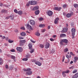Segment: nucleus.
<instances>
[{
    "label": "nucleus",
    "instance_id": "19",
    "mask_svg": "<svg viewBox=\"0 0 78 78\" xmlns=\"http://www.w3.org/2000/svg\"><path fill=\"white\" fill-rule=\"evenodd\" d=\"M29 49L31 50L32 49V44H29Z\"/></svg>",
    "mask_w": 78,
    "mask_h": 78
},
{
    "label": "nucleus",
    "instance_id": "61",
    "mask_svg": "<svg viewBox=\"0 0 78 78\" xmlns=\"http://www.w3.org/2000/svg\"><path fill=\"white\" fill-rule=\"evenodd\" d=\"M3 64V62H0V65H2Z\"/></svg>",
    "mask_w": 78,
    "mask_h": 78
},
{
    "label": "nucleus",
    "instance_id": "47",
    "mask_svg": "<svg viewBox=\"0 0 78 78\" xmlns=\"http://www.w3.org/2000/svg\"><path fill=\"white\" fill-rule=\"evenodd\" d=\"M30 41L33 43H35V41H33V40H30Z\"/></svg>",
    "mask_w": 78,
    "mask_h": 78
},
{
    "label": "nucleus",
    "instance_id": "18",
    "mask_svg": "<svg viewBox=\"0 0 78 78\" xmlns=\"http://www.w3.org/2000/svg\"><path fill=\"white\" fill-rule=\"evenodd\" d=\"M20 34L22 36H25L26 35V34L24 32H23Z\"/></svg>",
    "mask_w": 78,
    "mask_h": 78
},
{
    "label": "nucleus",
    "instance_id": "43",
    "mask_svg": "<svg viewBox=\"0 0 78 78\" xmlns=\"http://www.w3.org/2000/svg\"><path fill=\"white\" fill-rule=\"evenodd\" d=\"M44 31H45V29L42 30L41 31L42 33H44Z\"/></svg>",
    "mask_w": 78,
    "mask_h": 78
},
{
    "label": "nucleus",
    "instance_id": "39",
    "mask_svg": "<svg viewBox=\"0 0 78 78\" xmlns=\"http://www.w3.org/2000/svg\"><path fill=\"white\" fill-rule=\"evenodd\" d=\"M40 47L41 48H43V47H44V46L43 44H40Z\"/></svg>",
    "mask_w": 78,
    "mask_h": 78
},
{
    "label": "nucleus",
    "instance_id": "60",
    "mask_svg": "<svg viewBox=\"0 0 78 78\" xmlns=\"http://www.w3.org/2000/svg\"><path fill=\"white\" fill-rule=\"evenodd\" d=\"M54 51H54V50L52 49V50L51 51V53H54Z\"/></svg>",
    "mask_w": 78,
    "mask_h": 78
},
{
    "label": "nucleus",
    "instance_id": "36",
    "mask_svg": "<svg viewBox=\"0 0 78 78\" xmlns=\"http://www.w3.org/2000/svg\"><path fill=\"white\" fill-rule=\"evenodd\" d=\"M66 6H67V5H66V4H64L63 5V7L64 8H66Z\"/></svg>",
    "mask_w": 78,
    "mask_h": 78
},
{
    "label": "nucleus",
    "instance_id": "33",
    "mask_svg": "<svg viewBox=\"0 0 78 78\" xmlns=\"http://www.w3.org/2000/svg\"><path fill=\"white\" fill-rule=\"evenodd\" d=\"M31 69L30 68H28L27 69V72H29V71H31Z\"/></svg>",
    "mask_w": 78,
    "mask_h": 78
},
{
    "label": "nucleus",
    "instance_id": "8",
    "mask_svg": "<svg viewBox=\"0 0 78 78\" xmlns=\"http://www.w3.org/2000/svg\"><path fill=\"white\" fill-rule=\"evenodd\" d=\"M37 9H39V7L37 6L34 7L32 10V11H35V10H37Z\"/></svg>",
    "mask_w": 78,
    "mask_h": 78
},
{
    "label": "nucleus",
    "instance_id": "10",
    "mask_svg": "<svg viewBox=\"0 0 78 78\" xmlns=\"http://www.w3.org/2000/svg\"><path fill=\"white\" fill-rule=\"evenodd\" d=\"M30 23L32 25H34L35 24V21L32 20L30 21Z\"/></svg>",
    "mask_w": 78,
    "mask_h": 78
},
{
    "label": "nucleus",
    "instance_id": "12",
    "mask_svg": "<svg viewBox=\"0 0 78 78\" xmlns=\"http://www.w3.org/2000/svg\"><path fill=\"white\" fill-rule=\"evenodd\" d=\"M78 77V73H76L72 76L73 78H77Z\"/></svg>",
    "mask_w": 78,
    "mask_h": 78
},
{
    "label": "nucleus",
    "instance_id": "3",
    "mask_svg": "<svg viewBox=\"0 0 78 78\" xmlns=\"http://www.w3.org/2000/svg\"><path fill=\"white\" fill-rule=\"evenodd\" d=\"M71 31L72 32V36H75V31H76V30L74 28H72L71 30Z\"/></svg>",
    "mask_w": 78,
    "mask_h": 78
},
{
    "label": "nucleus",
    "instance_id": "51",
    "mask_svg": "<svg viewBox=\"0 0 78 78\" xmlns=\"http://www.w3.org/2000/svg\"><path fill=\"white\" fill-rule=\"evenodd\" d=\"M19 39L20 40V39H23V37H19Z\"/></svg>",
    "mask_w": 78,
    "mask_h": 78
},
{
    "label": "nucleus",
    "instance_id": "24",
    "mask_svg": "<svg viewBox=\"0 0 78 78\" xmlns=\"http://www.w3.org/2000/svg\"><path fill=\"white\" fill-rule=\"evenodd\" d=\"M25 40H21L20 41V46H22V45H21V44H22V43H25Z\"/></svg>",
    "mask_w": 78,
    "mask_h": 78
},
{
    "label": "nucleus",
    "instance_id": "30",
    "mask_svg": "<svg viewBox=\"0 0 78 78\" xmlns=\"http://www.w3.org/2000/svg\"><path fill=\"white\" fill-rule=\"evenodd\" d=\"M74 8H77L78 6V4H75L74 5Z\"/></svg>",
    "mask_w": 78,
    "mask_h": 78
},
{
    "label": "nucleus",
    "instance_id": "57",
    "mask_svg": "<svg viewBox=\"0 0 78 78\" xmlns=\"http://www.w3.org/2000/svg\"><path fill=\"white\" fill-rule=\"evenodd\" d=\"M50 40L51 41H54V40L53 38H50Z\"/></svg>",
    "mask_w": 78,
    "mask_h": 78
},
{
    "label": "nucleus",
    "instance_id": "17",
    "mask_svg": "<svg viewBox=\"0 0 78 78\" xmlns=\"http://www.w3.org/2000/svg\"><path fill=\"white\" fill-rule=\"evenodd\" d=\"M35 13L36 15H38L39 14V10H37L35 12Z\"/></svg>",
    "mask_w": 78,
    "mask_h": 78
},
{
    "label": "nucleus",
    "instance_id": "5",
    "mask_svg": "<svg viewBox=\"0 0 78 78\" xmlns=\"http://www.w3.org/2000/svg\"><path fill=\"white\" fill-rule=\"evenodd\" d=\"M68 30V28H63L62 30V33H64L65 32H67Z\"/></svg>",
    "mask_w": 78,
    "mask_h": 78
},
{
    "label": "nucleus",
    "instance_id": "13",
    "mask_svg": "<svg viewBox=\"0 0 78 78\" xmlns=\"http://www.w3.org/2000/svg\"><path fill=\"white\" fill-rule=\"evenodd\" d=\"M31 74H32V71H31L27 72L26 73V75H30Z\"/></svg>",
    "mask_w": 78,
    "mask_h": 78
},
{
    "label": "nucleus",
    "instance_id": "53",
    "mask_svg": "<svg viewBox=\"0 0 78 78\" xmlns=\"http://www.w3.org/2000/svg\"><path fill=\"white\" fill-rule=\"evenodd\" d=\"M70 54L71 55H72L73 56H74V54H73V52H70Z\"/></svg>",
    "mask_w": 78,
    "mask_h": 78
},
{
    "label": "nucleus",
    "instance_id": "2",
    "mask_svg": "<svg viewBox=\"0 0 78 78\" xmlns=\"http://www.w3.org/2000/svg\"><path fill=\"white\" fill-rule=\"evenodd\" d=\"M16 50L17 51H18L20 52H22L23 50V48L21 47H17L16 48Z\"/></svg>",
    "mask_w": 78,
    "mask_h": 78
},
{
    "label": "nucleus",
    "instance_id": "37",
    "mask_svg": "<svg viewBox=\"0 0 78 78\" xmlns=\"http://www.w3.org/2000/svg\"><path fill=\"white\" fill-rule=\"evenodd\" d=\"M76 72H77V70L76 69L74 70L73 72V73H76Z\"/></svg>",
    "mask_w": 78,
    "mask_h": 78
},
{
    "label": "nucleus",
    "instance_id": "32",
    "mask_svg": "<svg viewBox=\"0 0 78 78\" xmlns=\"http://www.w3.org/2000/svg\"><path fill=\"white\" fill-rule=\"evenodd\" d=\"M6 12V11L5 9H3L2 10L1 12L2 13H4V12Z\"/></svg>",
    "mask_w": 78,
    "mask_h": 78
},
{
    "label": "nucleus",
    "instance_id": "20",
    "mask_svg": "<svg viewBox=\"0 0 78 78\" xmlns=\"http://www.w3.org/2000/svg\"><path fill=\"white\" fill-rule=\"evenodd\" d=\"M45 25L44 24H41L39 25V27H41V28H44V27H45Z\"/></svg>",
    "mask_w": 78,
    "mask_h": 78
},
{
    "label": "nucleus",
    "instance_id": "15",
    "mask_svg": "<svg viewBox=\"0 0 78 78\" xmlns=\"http://www.w3.org/2000/svg\"><path fill=\"white\" fill-rule=\"evenodd\" d=\"M66 35L64 34H61L60 36V37H66Z\"/></svg>",
    "mask_w": 78,
    "mask_h": 78
},
{
    "label": "nucleus",
    "instance_id": "31",
    "mask_svg": "<svg viewBox=\"0 0 78 78\" xmlns=\"http://www.w3.org/2000/svg\"><path fill=\"white\" fill-rule=\"evenodd\" d=\"M14 12H15V13H16V14H17L18 13V11L16 9H15L14 10Z\"/></svg>",
    "mask_w": 78,
    "mask_h": 78
},
{
    "label": "nucleus",
    "instance_id": "40",
    "mask_svg": "<svg viewBox=\"0 0 78 78\" xmlns=\"http://www.w3.org/2000/svg\"><path fill=\"white\" fill-rule=\"evenodd\" d=\"M39 20L40 21H41V20H43V18L41 17L39 19Z\"/></svg>",
    "mask_w": 78,
    "mask_h": 78
},
{
    "label": "nucleus",
    "instance_id": "11",
    "mask_svg": "<svg viewBox=\"0 0 78 78\" xmlns=\"http://www.w3.org/2000/svg\"><path fill=\"white\" fill-rule=\"evenodd\" d=\"M35 64H36V65H38V66H41L42 65V64L41 63L38 61L36 62H35Z\"/></svg>",
    "mask_w": 78,
    "mask_h": 78
},
{
    "label": "nucleus",
    "instance_id": "7",
    "mask_svg": "<svg viewBox=\"0 0 78 78\" xmlns=\"http://www.w3.org/2000/svg\"><path fill=\"white\" fill-rule=\"evenodd\" d=\"M45 47L46 48H48L50 47V43L48 42H46L45 45Z\"/></svg>",
    "mask_w": 78,
    "mask_h": 78
},
{
    "label": "nucleus",
    "instance_id": "26",
    "mask_svg": "<svg viewBox=\"0 0 78 78\" xmlns=\"http://www.w3.org/2000/svg\"><path fill=\"white\" fill-rule=\"evenodd\" d=\"M10 17L11 18V20H13V19H14V16L13 15H11L10 16Z\"/></svg>",
    "mask_w": 78,
    "mask_h": 78
},
{
    "label": "nucleus",
    "instance_id": "4",
    "mask_svg": "<svg viewBox=\"0 0 78 78\" xmlns=\"http://www.w3.org/2000/svg\"><path fill=\"white\" fill-rule=\"evenodd\" d=\"M47 14L49 16H51L53 14V12L50 10H48L47 12Z\"/></svg>",
    "mask_w": 78,
    "mask_h": 78
},
{
    "label": "nucleus",
    "instance_id": "52",
    "mask_svg": "<svg viewBox=\"0 0 78 78\" xmlns=\"http://www.w3.org/2000/svg\"><path fill=\"white\" fill-rule=\"evenodd\" d=\"M69 72H70V71L69 70H67L65 72L66 73H68Z\"/></svg>",
    "mask_w": 78,
    "mask_h": 78
},
{
    "label": "nucleus",
    "instance_id": "38",
    "mask_svg": "<svg viewBox=\"0 0 78 78\" xmlns=\"http://www.w3.org/2000/svg\"><path fill=\"white\" fill-rule=\"evenodd\" d=\"M34 49H32V50L30 51V53H32L34 52Z\"/></svg>",
    "mask_w": 78,
    "mask_h": 78
},
{
    "label": "nucleus",
    "instance_id": "22",
    "mask_svg": "<svg viewBox=\"0 0 78 78\" xmlns=\"http://www.w3.org/2000/svg\"><path fill=\"white\" fill-rule=\"evenodd\" d=\"M66 73L65 72L63 71L62 72V75L63 76H66Z\"/></svg>",
    "mask_w": 78,
    "mask_h": 78
},
{
    "label": "nucleus",
    "instance_id": "42",
    "mask_svg": "<svg viewBox=\"0 0 78 78\" xmlns=\"http://www.w3.org/2000/svg\"><path fill=\"white\" fill-rule=\"evenodd\" d=\"M20 29H21V30H25V27H21L20 28Z\"/></svg>",
    "mask_w": 78,
    "mask_h": 78
},
{
    "label": "nucleus",
    "instance_id": "35",
    "mask_svg": "<svg viewBox=\"0 0 78 78\" xmlns=\"http://www.w3.org/2000/svg\"><path fill=\"white\" fill-rule=\"evenodd\" d=\"M67 51H68V49L67 48H66L64 50V52H67Z\"/></svg>",
    "mask_w": 78,
    "mask_h": 78
},
{
    "label": "nucleus",
    "instance_id": "58",
    "mask_svg": "<svg viewBox=\"0 0 78 78\" xmlns=\"http://www.w3.org/2000/svg\"><path fill=\"white\" fill-rule=\"evenodd\" d=\"M27 6H30V3H27L26 4Z\"/></svg>",
    "mask_w": 78,
    "mask_h": 78
},
{
    "label": "nucleus",
    "instance_id": "28",
    "mask_svg": "<svg viewBox=\"0 0 78 78\" xmlns=\"http://www.w3.org/2000/svg\"><path fill=\"white\" fill-rule=\"evenodd\" d=\"M8 42L9 43H12L14 42L13 40H9Z\"/></svg>",
    "mask_w": 78,
    "mask_h": 78
},
{
    "label": "nucleus",
    "instance_id": "54",
    "mask_svg": "<svg viewBox=\"0 0 78 78\" xmlns=\"http://www.w3.org/2000/svg\"><path fill=\"white\" fill-rule=\"evenodd\" d=\"M5 38H6V37H5V36H3L2 37V39H5Z\"/></svg>",
    "mask_w": 78,
    "mask_h": 78
},
{
    "label": "nucleus",
    "instance_id": "25",
    "mask_svg": "<svg viewBox=\"0 0 78 78\" xmlns=\"http://www.w3.org/2000/svg\"><path fill=\"white\" fill-rule=\"evenodd\" d=\"M35 35L37 36H39L41 35V34L39 32H36L35 33Z\"/></svg>",
    "mask_w": 78,
    "mask_h": 78
},
{
    "label": "nucleus",
    "instance_id": "50",
    "mask_svg": "<svg viewBox=\"0 0 78 78\" xmlns=\"http://www.w3.org/2000/svg\"><path fill=\"white\" fill-rule=\"evenodd\" d=\"M74 59L76 60V61H77V60H78V58L77 57H75L74 58Z\"/></svg>",
    "mask_w": 78,
    "mask_h": 78
},
{
    "label": "nucleus",
    "instance_id": "34",
    "mask_svg": "<svg viewBox=\"0 0 78 78\" xmlns=\"http://www.w3.org/2000/svg\"><path fill=\"white\" fill-rule=\"evenodd\" d=\"M23 61H28V58H24L22 59Z\"/></svg>",
    "mask_w": 78,
    "mask_h": 78
},
{
    "label": "nucleus",
    "instance_id": "9",
    "mask_svg": "<svg viewBox=\"0 0 78 78\" xmlns=\"http://www.w3.org/2000/svg\"><path fill=\"white\" fill-rule=\"evenodd\" d=\"M61 9V7H55L54 9L55 10H56V11H60Z\"/></svg>",
    "mask_w": 78,
    "mask_h": 78
},
{
    "label": "nucleus",
    "instance_id": "21",
    "mask_svg": "<svg viewBox=\"0 0 78 78\" xmlns=\"http://www.w3.org/2000/svg\"><path fill=\"white\" fill-rule=\"evenodd\" d=\"M71 16H72V15L71 14H70V13H68L67 15H66V17H67L68 18H69L70 17H71Z\"/></svg>",
    "mask_w": 78,
    "mask_h": 78
},
{
    "label": "nucleus",
    "instance_id": "48",
    "mask_svg": "<svg viewBox=\"0 0 78 78\" xmlns=\"http://www.w3.org/2000/svg\"><path fill=\"white\" fill-rule=\"evenodd\" d=\"M65 59V58L64 57V56H63L62 58V62H64V61Z\"/></svg>",
    "mask_w": 78,
    "mask_h": 78
},
{
    "label": "nucleus",
    "instance_id": "46",
    "mask_svg": "<svg viewBox=\"0 0 78 78\" xmlns=\"http://www.w3.org/2000/svg\"><path fill=\"white\" fill-rule=\"evenodd\" d=\"M36 61V60L34 59V60H32V62H35Z\"/></svg>",
    "mask_w": 78,
    "mask_h": 78
},
{
    "label": "nucleus",
    "instance_id": "23",
    "mask_svg": "<svg viewBox=\"0 0 78 78\" xmlns=\"http://www.w3.org/2000/svg\"><path fill=\"white\" fill-rule=\"evenodd\" d=\"M22 13L23 12L22 11H19L18 12V14H19V15H22Z\"/></svg>",
    "mask_w": 78,
    "mask_h": 78
},
{
    "label": "nucleus",
    "instance_id": "14",
    "mask_svg": "<svg viewBox=\"0 0 78 78\" xmlns=\"http://www.w3.org/2000/svg\"><path fill=\"white\" fill-rule=\"evenodd\" d=\"M62 42H64L66 44H67V43H68V42H69L68 40L66 39H62Z\"/></svg>",
    "mask_w": 78,
    "mask_h": 78
},
{
    "label": "nucleus",
    "instance_id": "59",
    "mask_svg": "<svg viewBox=\"0 0 78 78\" xmlns=\"http://www.w3.org/2000/svg\"><path fill=\"white\" fill-rule=\"evenodd\" d=\"M56 37V35H54L53 36V37H54V38H55Z\"/></svg>",
    "mask_w": 78,
    "mask_h": 78
},
{
    "label": "nucleus",
    "instance_id": "45",
    "mask_svg": "<svg viewBox=\"0 0 78 78\" xmlns=\"http://www.w3.org/2000/svg\"><path fill=\"white\" fill-rule=\"evenodd\" d=\"M10 51H11V52H14L15 50L14 49H12L10 50Z\"/></svg>",
    "mask_w": 78,
    "mask_h": 78
},
{
    "label": "nucleus",
    "instance_id": "27",
    "mask_svg": "<svg viewBox=\"0 0 78 78\" xmlns=\"http://www.w3.org/2000/svg\"><path fill=\"white\" fill-rule=\"evenodd\" d=\"M26 57L27 58H30V55L27 54L26 55Z\"/></svg>",
    "mask_w": 78,
    "mask_h": 78
},
{
    "label": "nucleus",
    "instance_id": "16",
    "mask_svg": "<svg viewBox=\"0 0 78 78\" xmlns=\"http://www.w3.org/2000/svg\"><path fill=\"white\" fill-rule=\"evenodd\" d=\"M27 27H28V28L29 30H31L32 29V27L31 26L29 25V24L28 23L27 25Z\"/></svg>",
    "mask_w": 78,
    "mask_h": 78
},
{
    "label": "nucleus",
    "instance_id": "63",
    "mask_svg": "<svg viewBox=\"0 0 78 78\" xmlns=\"http://www.w3.org/2000/svg\"><path fill=\"white\" fill-rule=\"evenodd\" d=\"M23 71H24V72H27V69H23Z\"/></svg>",
    "mask_w": 78,
    "mask_h": 78
},
{
    "label": "nucleus",
    "instance_id": "44",
    "mask_svg": "<svg viewBox=\"0 0 78 78\" xmlns=\"http://www.w3.org/2000/svg\"><path fill=\"white\" fill-rule=\"evenodd\" d=\"M5 67L6 68V69H8V66L7 65H5Z\"/></svg>",
    "mask_w": 78,
    "mask_h": 78
},
{
    "label": "nucleus",
    "instance_id": "41",
    "mask_svg": "<svg viewBox=\"0 0 78 78\" xmlns=\"http://www.w3.org/2000/svg\"><path fill=\"white\" fill-rule=\"evenodd\" d=\"M63 42L62 40V41L60 42V45H63Z\"/></svg>",
    "mask_w": 78,
    "mask_h": 78
},
{
    "label": "nucleus",
    "instance_id": "49",
    "mask_svg": "<svg viewBox=\"0 0 78 78\" xmlns=\"http://www.w3.org/2000/svg\"><path fill=\"white\" fill-rule=\"evenodd\" d=\"M12 69H13V67H12V66H10V70H12Z\"/></svg>",
    "mask_w": 78,
    "mask_h": 78
},
{
    "label": "nucleus",
    "instance_id": "6",
    "mask_svg": "<svg viewBox=\"0 0 78 78\" xmlns=\"http://www.w3.org/2000/svg\"><path fill=\"white\" fill-rule=\"evenodd\" d=\"M59 20V18L58 17L56 18L54 20V23L55 24H58V21Z\"/></svg>",
    "mask_w": 78,
    "mask_h": 78
},
{
    "label": "nucleus",
    "instance_id": "55",
    "mask_svg": "<svg viewBox=\"0 0 78 78\" xmlns=\"http://www.w3.org/2000/svg\"><path fill=\"white\" fill-rule=\"evenodd\" d=\"M15 33H18L19 32V31H18V30H16L15 31Z\"/></svg>",
    "mask_w": 78,
    "mask_h": 78
},
{
    "label": "nucleus",
    "instance_id": "64",
    "mask_svg": "<svg viewBox=\"0 0 78 78\" xmlns=\"http://www.w3.org/2000/svg\"><path fill=\"white\" fill-rule=\"evenodd\" d=\"M40 59H41V60H42V61L43 60V58H40Z\"/></svg>",
    "mask_w": 78,
    "mask_h": 78
},
{
    "label": "nucleus",
    "instance_id": "56",
    "mask_svg": "<svg viewBox=\"0 0 78 78\" xmlns=\"http://www.w3.org/2000/svg\"><path fill=\"white\" fill-rule=\"evenodd\" d=\"M10 17V16H7L6 18V19H9V18Z\"/></svg>",
    "mask_w": 78,
    "mask_h": 78
},
{
    "label": "nucleus",
    "instance_id": "62",
    "mask_svg": "<svg viewBox=\"0 0 78 78\" xmlns=\"http://www.w3.org/2000/svg\"><path fill=\"white\" fill-rule=\"evenodd\" d=\"M69 69H73V67L72 66L69 68Z\"/></svg>",
    "mask_w": 78,
    "mask_h": 78
},
{
    "label": "nucleus",
    "instance_id": "29",
    "mask_svg": "<svg viewBox=\"0 0 78 78\" xmlns=\"http://www.w3.org/2000/svg\"><path fill=\"white\" fill-rule=\"evenodd\" d=\"M11 58L12 59H16V57L13 55H12L11 56Z\"/></svg>",
    "mask_w": 78,
    "mask_h": 78
},
{
    "label": "nucleus",
    "instance_id": "1",
    "mask_svg": "<svg viewBox=\"0 0 78 78\" xmlns=\"http://www.w3.org/2000/svg\"><path fill=\"white\" fill-rule=\"evenodd\" d=\"M28 3L30 5H35L37 4V2L35 1H29Z\"/></svg>",
    "mask_w": 78,
    "mask_h": 78
}]
</instances>
